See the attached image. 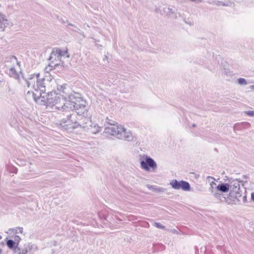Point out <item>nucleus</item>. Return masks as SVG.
Instances as JSON below:
<instances>
[{"mask_svg":"<svg viewBox=\"0 0 254 254\" xmlns=\"http://www.w3.org/2000/svg\"><path fill=\"white\" fill-rule=\"evenodd\" d=\"M230 183V192L228 195L229 198L233 202V204H236L237 202L240 201L239 198L242 196V190H240V185L239 182L237 180H233V179L229 178Z\"/></svg>","mask_w":254,"mask_h":254,"instance_id":"4","label":"nucleus"},{"mask_svg":"<svg viewBox=\"0 0 254 254\" xmlns=\"http://www.w3.org/2000/svg\"><path fill=\"white\" fill-rule=\"evenodd\" d=\"M60 125L65 130H67L69 128V126H70V124H69L68 119H67V117L61 120L60 121Z\"/></svg>","mask_w":254,"mask_h":254,"instance_id":"17","label":"nucleus"},{"mask_svg":"<svg viewBox=\"0 0 254 254\" xmlns=\"http://www.w3.org/2000/svg\"><path fill=\"white\" fill-rule=\"evenodd\" d=\"M26 163V160H25L23 159H21V158H17L16 161V163L18 165L21 166L25 165Z\"/></svg>","mask_w":254,"mask_h":254,"instance_id":"25","label":"nucleus"},{"mask_svg":"<svg viewBox=\"0 0 254 254\" xmlns=\"http://www.w3.org/2000/svg\"><path fill=\"white\" fill-rule=\"evenodd\" d=\"M69 29H70V30H71L72 31H73V30H77V29L76 28H74L73 29H71V28H69Z\"/></svg>","mask_w":254,"mask_h":254,"instance_id":"51","label":"nucleus"},{"mask_svg":"<svg viewBox=\"0 0 254 254\" xmlns=\"http://www.w3.org/2000/svg\"><path fill=\"white\" fill-rule=\"evenodd\" d=\"M33 93H34L33 92L31 91H28L27 92V94H33Z\"/></svg>","mask_w":254,"mask_h":254,"instance_id":"47","label":"nucleus"},{"mask_svg":"<svg viewBox=\"0 0 254 254\" xmlns=\"http://www.w3.org/2000/svg\"><path fill=\"white\" fill-rule=\"evenodd\" d=\"M58 89L60 91H62L63 92H64V87L62 86H60V88H58Z\"/></svg>","mask_w":254,"mask_h":254,"instance_id":"45","label":"nucleus"},{"mask_svg":"<svg viewBox=\"0 0 254 254\" xmlns=\"http://www.w3.org/2000/svg\"><path fill=\"white\" fill-rule=\"evenodd\" d=\"M1 238H2V237H1V235H0V240H1Z\"/></svg>","mask_w":254,"mask_h":254,"instance_id":"54","label":"nucleus"},{"mask_svg":"<svg viewBox=\"0 0 254 254\" xmlns=\"http://www.w3.org/2000/svg\"><path fill=\"white\" fill-rule=\"evenodd\" d=\"M35 77V74H32L29 76L27 79H25V81L27 85V87H30L31 85V80H33L34 77Z\"/></svg>","mask_w":254,"mask_h":254,"instance_id":"22","label":"nucleus"},{"mask_svg":"<svg viewBox=\"0 0 254 254\" xmlns=\"http://www.w3.org/2000/svg\"><path fill=\"white\" fill-rule=\"evenodd\" d=\"M207 178H211V179H214V178H213V177H210V176H208V177H207Z\"/></svg>","mask_w":254,"mask_h":254,"instance_id":"50","label":"nucleus"},{"mask_svg":"<svg viewBox=\"0 0 254 254\" xmlns=\"http://www.w3.org/2000/svg\"><path fill=\"white\" fill-rule=\"evenodd\" d=\"M106 122L108 124L113 126L112 127H115L116 126V124L118 125V123L116 122L115 121H114L112 120L109 119L108 117L106 118ZM118 125H117V126Z\"/></svg>","mask_w":254,"mask_h":254,"instance_id":"26","label":"nucleus"},{"mask_svg":"<svg viewBox=\"0 0 254 254\" xmlns=\"http://www.w3.org/2000/svg\"><path fill=\"white\" fill-rule=\"evenodd\" d=\"M211 192L213 194V195L220 201H225L229 204L234 203V202L230 200L228 195L226 197L222 193L217 192L213 189H211Z\"/></svg>","mask_w":254,"mask_h":254,"instance_id":"8","label":"nucleus"},{"mask_svg":"<svg viewBox=\"0 0 254 254\" xmlns=\"http://www.w3.org/2000/svg\"><path fill=\"white\" fill-rule=\"evenodd\" d=\"M28 251L27 248L24 244L23 248H20L19 247L18 251H16L15 253H13L12 254H27Z\"/></svg>","mask_w":254,"mask_h":254,"instance_id":"19","label":"nucleus"},{"mask_svg":"<svg viewBox=\"0 0 254 254\" xmlns=\"http://www.w3.org/2000/svg\"><path fill=\"white\" fill-rule=\"evenodd\" d=\"M104 133L112 136H115L120 139H125L128 141H132L133 136L130 131H127V129L122 126L115 127H106Z\"/></svg>","mask_w":254,"mask_h":254,"instance_id":"3","label":"nucleus"},{"mask_svg":"<svg viewBox=\"0 0 254 254\" xmlns=\"http://www.w3.org/2000/svg\"><path fill=\"white\" fill-rule=\"evenodd\" d=\"M168 10H169V12L168 13V14L170 16L171 14H173L174 13V11L173 10V9L172 8H168Z\"/></svg>","mask_w":254,"mask_h":254,"instance_id":"36","label":"nucleus"},{"mask_svg":"<svg viewBox=\"0 0 254 254\" xmlns=\"http://www.w3.org/2000/svg\"><path fill=\"white\" fill-rule=\"evenodd\" d=\"M12 59H14L17 62V64L19 65H20V63L17 61V58L15 56H12Z\"/></svg>","mask_w":254,"mask_h":254,"instance_id":"38","label":"nucleus"},{"mask_svg":"<svg viewBox=\"0 0 254 254\" xmlns=\"http://www.w3.org/2000/svg\"><path fill=\"white\" fill-rule=\"evenodd\" d=\"M228 182L227 183H221L216 187L217 191H219L222 193L228 192L229 191L230 183L229 178L227 179Z\"/></svg>","mask_w":254,"mask_h":254,"instance_id":"10","label":"nucleus"},{"mask_svg":"<svg viewBox=\"0 0 254 254\" xmlns=\"http://www.w3.org/2000/svg\"><path fill=\"white\" fill-rule=\"evenodd\" d=\"M17 230H19V232L20 233H23V228L22 227H17L15 229H12V232L13 233H15V234H17V233H18Z\"/></svg>","mask_w":254,"mask_h":254,"instance_id":"32","label":"nucleus"},{"mask_svg":"<svg viewBox=\"0 0 254 254\" xmlns=\"http://www.w3.org/2000/svg\"><path fill=\"white\" fill-rule=\"evenodd\" d=\"M68 25H69L70 26L72 27L73 28H76L77 29V30H73V31L77 32L79 34L82 35L83 38L85 37V35H84V32L82 31H81L79 28L77 27L75 25L72 24L71 23H68Z\"/></svg>","mask_w":254,"mask_h":254,"instance_id":"23","label":"nucleus"},{"mask_svg":"<svg viewBox=\"0 0 254 254\" xmlns=\"http://www.w3.org/2000/svg\"><path fill=\"white\" fill-rule=\"evenodd\" d=\"M186 23L190 25V26H191L193 25V23L191 22H187V21H185Z\"/></svg>","mask_w":254,"mask_h":254,"instance_id":"42","label":"nucleus"},{"mask_svg":"<svg viewBox=\"0 0 254 254\" xmlns=\"http://www.w3.org/2000/svg\"><path fill=\"white\" fill-rule=\"evenodd\" d=\"M220 5H223V6H228V4H226L222 1H221V4H220Z\"/></svg>","mask_w":254,"mask_h":254,"instance_id":"41","label":"nucleus"},{"mask_svg":"<svg viewBox=\"0 0 254 254\" xmlns=\"http://www.w3.org/2000/svg\"><path fill=\"white\" fill-rule=\"evenodd\" d=\"M36 78V83L33 84L32 87L36 92L45 93L46 92V86L45 84V79L44 77L40 78L39 73L34 74Z\"/></svg>","mask_w":254,"mask_h":254,"instance_id":"7","label":"nucleus"},{"mask_svg":"<svg viewBox=\"0 0 254 254\" xmlns=\"http://www.w3.org/2000/svg\"><path fill=\"white\" fill-rule=\"evenodd\" d=\"M74 116H75L74 114H69L67 115V119H68L69 124L71 125L72 124H74L76 121V120L74 118Z\"/></svg>","mask_w":254,"mask_h":254,"instance_id":"21","label":"nucleus"},{"mask_svg":"<svg viewBox=\"0 0 254 254\" xmlns=\"http://www.w3.org/2000/svg\"><path fill=\"white\" fill-rule=\"evenodd\" d=\"M207 2L210 4L216 5L217 6H220L221 4V1L209 0Z\"/></svg>","mask_w":254,"mask_h":254,"instance_id":"27","label":"nucleus"},{"mask_svg":"<svg viewBox=\"0 0 254 254\" xmlns=\"http://www.w3.org/2000/svg\"><path fill=\"white\" fill-rule=\"evenodd\" d=\"M65 103L61 107V109L65 110L70 109L75 111L77 115L83 117H87L88 112L87 107V101L83 99L79 93L73 92L65 99Z\"/></svg>","mask_w":254,"mask_h":254,"instance_id":"1","label":"nucleus"},{"mask_svg":"<svg viewBox=\"0 0 254 254\" xmlns=\"http://www.w3.org/2000/svg\"><path fill=\"white\" fill-rule=\"evenodd\" d=\"M35 80L34 78H33V80H31V84H32V85H33V84H35Z\"/></svg>","mask_w":254,"mask_h":254,"instance_id":"46","label":"nucleus"},{"mask_svg":"<svg viewBox=\"0 0 254 254\" xmlns=\"http://www.w3.org/2000/svg\"><path fill=\"white\" fill-rule=\"evenodd\" d=\"M158 246H159V251H163L165 250V246L162 244H160L158 245Z\"/></svg>","mask_w":254,"mask_h":254,"instance_id":"34","label":"nucleus"},{"mask_svg":"<svg viewBox=\"0 0 254 254\" xmlns=\"http://www.w3.org/2000/svg\"><path fill=\"white\" fill-rule=\"evenodd\" d=\"M17 171H18V169L17 168H16L15 167H14V166H13L12 167L11 170V172L12 173L16 174L17 173Z\"/></svg>","mask_w":254,"mask_h":254,"instance_id":"35","label":"nucleus"},{"mask_svg":"<svg viewBox=\"0 0 254 254\" xmlns=\"http://www.w3.org/2000/svg\"><path fill=\"white\" fill-rule=\"evenodd\" d=\"M14 241H15V243L16 244V245L18 246L19 245V243L21 240V238H20V237L18 235H15L13 237V240Z\"/></svg>","mask_w":254,"mask_h":254,"instance_id":"29","label":"nucleus"},{"mask_svg":"<svg viewBox=\"0 0 254 254\" xmlns=\"http://www.w3.org/2000/svg\"><path fill=\"white\" fill-rule=\"evenodd\" d=\"M249 178V177H248V176L247 175H243V179H247V178Z\"/></svg>","mask_w":254,"mask_h":254,"instance_id":"48","label":"nucleus"},{"mask_svg":"<svg viewBox=\"0 0 254 254\" xmlns=\"http://www.w3.org/2000/svg\"><path fill=\"white\" fill-rule=\"evenodd\" d=\"M66 57H67V58H69V55H67V56H66Z\"/></svg>","mask_w":254,"mask_h":254,"instance_id":"56","label":"nucleus"},{"mask_svg":"<svg viewBox=\"0 0 254 254\" xmlns=\"http://www.w3.org/2000/svg\"><path fill=\"white\" fill-rule=\"evenodd\" d=\"M27 248L29 251H37L38 250V248L37 246L32 243H28L27 244H25Z\"/></svg>","mask_w":254,"mask_h":254,"instance_id":"20","label":"nucleus"},{"mask_svg":"<svg viewBox=\"0 0 254 254\" xmlns=\"http://www.w3.org/2000/svg\"><path fill=\"white\" fill-rule=\"evenodd\" d=\"M251 200L254 201V192L251 193Z\"/></svg>","mask_w":254,"mask_h":254,"instance_id":"40","label":"nucleus"},{"mask_svg":"<svg viewBox=\"0 0 254 254\" xmlns=\"http://www.w3.org/2000/svg\"><path fill=\"white\" fill-rule=\"evenodd\" d=\"M212 184H215V183L214 182H211V184H210L211 186H212Z\"/></svg>","mask_w":254,"mask_h":254,"instance_id":"52","label":"nucleus"},{"mask_svg":"<svg viewBox=\"0 0 254 254\" xmlns=\"http://www.w3.org/2000/svg\"><path fill=\"white\" fill-rule=\"evenodd\" d=\"M249 88H250L251 90H254V85H251V86L249 87Z\"/></svg>","mask_w":254,"mask_h":254,"instance_id":"43","label":"nucleus"},{"mask_svg":"<svg viewBox=\"0 0 254 254\" xmlns=\"http://www.w3.org/2000/svg\"><path fill=\"white\" fill-rule=\"evenodd\" d=\"M57 108L59 110L60 107H57Z\"/></svg>","mask_w":254,"mask_h":254,"instance_id":"55","label":"nucleus"},{"mask_svg":"<svg viewBox=\"0 0 254 254\" xmlns=\"http://www.w3.org/2000/svg\"><path fill=\"white\" fill-rule=\"evenodd\" d=\"M73 125L71 127L73 129L77 128L78 127L80 128H87L88 129H89L88 128V126L87 124H85V122L84 123H83L82 125L79 123L77 121L73 124Z\"/></svg>","mask_w":254,"mask_h":254,"instance_id":"18","label":"nucleus"},{"mask_svg":"<svg viewBox=\"0 0 254 254\" xmlns=\"http://www.w3.org/2000/svg\"><path fill=\"white\" fill-rule=\"evenodd\" d=\"M58 19H59V20L63 24H65V23H67V26H70L69 25H68V23H70L67 20H64L62 17H59V16H58Z\"/></svg>","mask_w":254,"mask_h":254,"instance_id":"30","label":"nucleus"},{"mask_svg":"<svg viewBox=\"0 0 254 254\" xmlns=\"http://www.w3.org/2000/svg\"><path fill=\"white\" fill-rule=\"evenodd\" d=\"M85 120L87 121L85 122V124H87L88 126V127H90L91 129V132L93 134H96L99 132L100 130L101 127L98 126L97 124H93L90 119L86 118L84 119Z\"/></svg>","mask_w":254,"mask_h":254,"instance_id":"11","label":"nucleus"},{"mask_svg":"<svg viewBox=\"0 0 254 254\" xmlns=\"http://www.w3.org/2000/svg\"><path fill=\"white\" fill-rule=\"evenodd\" d=\"M60 64H54L53 61H51L49 64V66L51 67L50 68V70H51L54 68L55 69L56 67H57Z\"/></svg>","mask_w":254,"mask_h":254,"instance_id":"28","label":"nucleus"},{"mask_svg":"<svg viewBox=\"0 0 254 254\" xmlns=\"http://www.w3.org/2000/svg\"><path fill=\"white\" fill-rule=\"evenodd\" d=\"M243 201L244 203H246L247 202V196L246 195H244L243 197Z\"/></svg>","mask_w":254,"mask_h":254,"instance_id":"37","label":"nucleus"},{"mask_svg":"<svg viewBox=\"0 0 254 254\" xmlns=\"http://www.w3.org/2000/svg\"><path fill=\"white\" fill-rule=\"evenodd\" d=\"M251 126L250 123L247 122L236 123L233 127L234 131L236 132V130H242L243 129L249 128Z\"/></svg>","mask_w":254,"mask_h":254,"instance_id":"12","label":"nucleus"},{"mask_svg":"<svg viewBox=\"0 0 254 254\" xmlns=\"http://www.w3.org/2000/svg\"><path fill=\"white\" fill-rule=\"evenodd\" d=\"M20 75H21V77H22V78L24 80H25V79H27L26 78H25V77H24V73H23L22 72L20 71Z\"/></svg>","mask_w":254,"mask_h":254,"instance_id":"39","label":"nucleus"},{"mask_svg":"<svg viewBox=\"0 0 254 254\" xmlns=\"http://www.w3.org/2000/svg\"><path fill=\"white\" fill-rule=\"evenodd\" d=\"M6 73L8 74L11 77H13L14 79L17 80L18 83H20L19 74L17 73L14 67H11L9 69L8 72L7 71Z\"/></svg>","mask_w":254,"mask_h":254,"instance_id":"14","label":"nucleus"},{"mask_svg":"<svg viewBox=\"0 0 254 254\" xmlns=\"http://www.w3.org/2000/svg\"><path fill=\"white\" fill-rule=\"evenodd\" d=\"M6 244L8 248L13 251V253H15L16 251H18L19 247L13 240L7 239L6 241Z\"/></svg>","mask_w":254,"mask_h":254,"instance_id":"13","label":"nucleus"},{"mask_svg":"<svg viewBox=\"0 0 254 254\" xmlns=\"http://www.w3.org/2000/svg\"><path fill=\"white\" fill-rule=\"evenodd\" d=\"M33 99L35 102L40 106H46L53 107L58 103H60L61 100L64 101L66 97L60 93H57L56 91L49 92L46 93L39 92V95L33 93Z\"/></svg>","mask_w":254,"mask_h":254,"instance_id":"2","label":"nucleus"},{"mask_svg":"<svg viewBox=\"0 0 254 254\" xmlns=\"http://www.w3.org/2000/svg\"><path fill=\"white\" fill-rule=\"evenodd\" d=\"M154 225L158 228L164 229L165 228V227L162 224L159 222H155L154 223Z\"/></svg>","mask_w":254,"mask_h":254,"instance_id":"33","label":"nucleus"},{"mask_svg":"<svg viewBox=\"0 0 254 254\" xmlns=\"http://www.w3.org/2000/svg\"><path fill=\"white\" fill-rule=\"evenodd\" d=\"M244 113L250 117H254V111H246L244 112Z\"/></svg>","mask_w":254,"mask_h":254,"instance_id":"31","label":"nucleus"},{"mask_svg":"<svg viewBox=\"0 0 254 254\" xmlns=\"http://www.w3.org/2000/svg\"><path fill=\"white\" fill-rule=\"evenodd\" d=\"M1 252H2L1 250V249H0V254H1Z\"/></svg>","mask_w":254,"mask_h":254,"instance_id":"53","label":"nucleus"},{"mask_svg":"<svg viewBox=\"0 0 254 254\" xmlns=\"http://www.w3.org/2000/svg\"><path fill=\"white\" fill-rule=\"evenodd\" d=\"M146 187L149 190H152L155 192H163L165 190V189H164L163 188L158 187L155 186L147 185Z\"/></svg>","mask_w":254,"mask_h":254,"instance_id":"16","label":"nucleus"},{"mask_svg":"<svg viewBox=\"0 0 254 254\" xmlns=\"http://www.w3.org/2000/svg\"><path fill=\"white\" fill-rule=\"evenodd\" d=\"M170 184L175 190L181 189L184 191H190L191 189L190 184L188 182L183 180L179 181L176 179L172 180Z\"/></svg>","mask_w":254,"mask_h":254,"instance_id":"6","label":"nucleus"},{"mask_svg":"<svg viewBox=\"0 0 254 254\" xmlns=\"http://www.w3.org/2000/svg\"><path fill=\"white\" fill-rule=\"evenodd\" d=\"M233 180H237V181H238L239 182V184L240 183L243 182V181L242 180H240V179H233Z\"/></svg>","mask_w":254,"mask_h":254,"instance_id":"44","label":"nucleus"},{"mask_svg":"<svg viewBox=\"0 0 254 254\" xmlns=\"http://www.w3.org/2000/svg\"><path fill=\"white\" fill-rule=\"evenodd\" d=\"M8 24L7 20L5 18V16L0 12V32L3 31Z\"/></svg>","mask_w":254,"mask_h":254,"instance_id":"15","label":"nucleus"},{"mask_svg":"<svg viewBox=\"0 0 254 254\" xmlns=\"http://www.w3.org/2000/svg\"><path fill=\"white\" fill-rule=\"evenodd\" d=\"M68 53V50L66 49L65 51H62L59 48H55L53 50V51L51 53L50 56L49 57L48 60L51 61L54 57H56L58 58H61L62 56H64Z\"/></svg>","mask_w":254,"mask_h":254,"instance_id":"9","label":"nucleus"},{"mask_svg":"<svg viewBox=\"0 0 254 254\" xmlns=\"http://www.w3.org/2000/svg\"><path fill=\"white\" fill-rule=\"evenodd\" d=\"M196 127V125H195V124H193L192 125V127Z\"/></svg>","mask_w":254,"mask_h":254,"instance_id":"49","label":"nucleus"},{"mask_svg":"<svg viewBox=\"0 0 254 254\" xmlns=\"http://www.w3.org/2000/svg\"><path fill=\"white\" fill-rule=\"evenodd\" d=\"M238 83L241 85H246L248 84L247 81L245 78L240 77L237 80Z\"/></svg>","mask_w":254,"mask_h":254,"instance_id":"24","label":"nucleus"},{"mask_svg":"<svg viewBox=\"0 0 254 254\" xmlns=\"http://www.w3.org/2000/svg\"><path fill=\"white\" fill-rule=\"evenodd\" d=\"M106 58H107V57L105 56V59H106Z\"/></svg>","mask_w":254,"mask_h":254,"instance_id":"58","label":"nucleus"},{"mask_svg":"<svg viewBox=\"0 0 254 254\" xmlns=\"http://www.w3.org/2000/svg\"><path fill=\"white\" fill-rule=\"evenodd\" d=\"M106 58H107V57L105 56V59H106Z\"/></svg>","mask_w":254,"mask_h":254,"instance_id":"57","label":"nucleus"},{"mask_svg":"<svg viewBox=\"0 0 254 254\" xmlns=\"http://www.w3.org/2000/svg\"><path fill=\"white\" fill-rule=\"evenodd\" d=\"M139 156L140 165L142 169L146 171H152L153 172L156 170L157 165L153 158L145 154L140 155Z\"/></svg>","mask_w":254,"mask_h":254,"instance_id":"5","label":"nucleus"}]
</instances>
